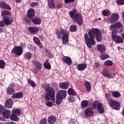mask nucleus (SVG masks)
I'll use <instances>...</instances> for the list:
<instances>
[{
    "label": "nucleus",
    "instance_id": "obj_31",
    "mask_svg": "<svg viewBox=\"0 0 124 124\" xmlns=\"http://www.w3.org/2000/svg\"><path fill=\"white\" fill-rule=\"evenodd\" d=\"M15 93V89L11 87H8L7 89V93L9 94V95H11L12 93Z\"/></svg>",
    "mask_w": 124,
    "mask_h": 124
},
{
    "label": "nucleus",
    "instance_id": "obj_54",
    "mask_svg": "<svg viewBox=\"0 0 124 124\" xmlns=\"http://www.w3.org/2000/svg\"><path fill=\"white\" fill-rule=\"evenodd\" d=\"M65 3L68 4L70 2H74V0H64Z\"/></svg>",
    "mask_w": 124,
    "mask_h": 124
},
{
    "label": "nucleus",
    "instance_id": "obj_52",
    "mask_svg": "<svg viewBox=\"0 0 124 124\" xmlns=\"http://www.w3.org/2000/svg\"><path fill=\"white\" fill-rule=\"evenodd\" d=\"M50 96H50L49 94H46L45 97L46 100H47V101H49V100H50Z\"/></svg>",
    "mask_w": 124,
    "mask_h": 124
},
{
    "label": "nucleus",
    "instance_id": "obj_57",
    "mask_svg": "<svg viewBox=\"0 0 124 124\" xmlns=\"http://www.w3.org/2000/svg\"><path fill=\"white\" fill-rule=\"evenodd\" d=\"M57 8L58 9H60V8H62V5L60 4H58L57 6Z\"/></svg>",
    "mask_w": 124,
    "mask_h": 124
},
{
    "label": "nucleus",
    "instance_id": "obj_26",
    "mask_svg": "<svg viewBox=\"0 0 124 124\" xmlns=\"http://www.w3.org/2000/svg\"><path fill=\"white\" fill-rule=\"evenodd\" d=\"M47 4L49 8H55L56 6H55V3H54L53 0H47Z\"/></svg>",
    "mask_w": 124,
    "mask_h": 124
},
{
    "label": "nucleus",
    "instance_id": "obj_11",
    "mask_svg": "<svg viewBox=\"0 0 124 124\" xmlns=\"http://www.w3.org/2000/svg\"><path fill=\"white\" fill-rule=\"evenodd\" d=\"M123 28V24L120 22H118L115 24H113L110 26V31H117L116 29H122Z\"/></svg>",
    "mask_w": 124,
    "mask_h": 124
},
{
    "label": "nucleus",
    "instance_id": "obj_10",
    "mask_svg": "<svg viewBox=\"0 0 124 124\" xmlns=\"http://www.w3.org/2000/svg\"><path fill=\"white\" fill-rule=\"evenodd\" d=\"M119 18L120 16L119 15V14L113 13L110 16L108 20L109 21V23L112 24V23H114V22L118 21Z\"/></svg>",
    "mask_w": 124,
    "mask_h": 124
},
{
    "label": "nucleus",
    "instance_id": "obj_32",
    "mask_svg": "<svg viewBox=\"0 0 124 124\" xmlns=\"http://www.w3.org/2000/svg\"><path fill=\"white\" fill-rule=\"evenodd\" d=\"M1 15L2 17H8V16L10 15V13L9 12V11L4 10L1 12Z\"/></svg>",
    "mask_w": 124,
    "mask_h": 124
},
{
    "label": "nucleus",
    "instance_id": "obj_23",
    "mask_svg": "<svg viewBox=\"0 0 124 124\" xmlns=\"http://www.w3.org/2000/svg\"><path fill=\"white\" fill-rule=\"evenodd\" d=\"M23 95H24V94H23V93L18 92V93H15V94H13V95L12 96V97L14 99L22 98V97H23Z\"/></svg>",
    "mask_w": 124,
    "mask_h": 124
},
{
    "label": "nucleus",
    "instance_id": "obj_15",
    "mask_svg": "<svg viewBox=\"0 0 124 124\" xmlns=\"http://www.w3.org/2000/svg\"><path fill=\"white\" fill-rule=\"evenodd\" d=\"M0 7L2 9H8V10H10V9H11L10 6L6 3L4 1H1L0 2Z\"/></svg>",
    "mask_w": 124,
    "mask_h": 124
},
{
    "label": "nucleus",
    "instance_id": "obj_56",
    "mask_svg": "<svg viewBox=\"0 0 124 124\" xmlns=\"http://www.w3.org/2000/svg\"><path fill=\"white\" fill-rule=\"evenodd\" d=\"M4 111V108L2 106H0V113H1Z\"/></svg>",
    "mask_w": 124,
    "mask_h": 124
},
{
    "label": "nucleus",
    "instance_id": "obj_28",
    "mask_svg": "<svg viewBox=\"0 0 124 124\" xmlns=\"http://www.w3.org/2000/svg\"><path fill=\"white\" fill-rule=\"evenodd\" d=\"M32 21L35 25H40L41 24V18L40 17H35Z\"/></svg>",
    "mask_w": 124,
    "mask_h": 124
},
{
    "label": "nucleus",
    "instance_id": "obj_48",
    "mask_svg": "<svg viewBox=\"0 0 124 124\" xmlns=\"http://www.w3.org/2000/svg\"><path fill=\"white\" fill-rule=\"evenodd\" d=\"M117 3L118 5H124V0H117Z\"/></svg>",
    "mask_w": 124,
    "mask_h": 124
},
{
    "label": "nucleus",
    "instance_id": "obj_27",
    "mask_svg": "<svg viewBox=\"0 0 124 124\" xmlns=\"http://www.w3.org/2000/svg\"><path fill=\"white\" fill-rule=\"evenodd\" d=\"M28 31L30 32L33 34V33H36L38 31V29L36 27H29Z\"/></svg>",
    "mask_w": 124,
    "mask_h": 124
},
{
    "label": "nucleus",
    "instance_id": "obj_13",
    "mask_svg": "<svg viewBox=\"0 0 124 124\" xmlns=\"http://www.w3.org/2000/svg\"><path fill=\"white\" fill-rule=\"evenodd\" d=\"M13 104H14L13 100L12 98H9L5 103V108L11 109V108H12V106H13Z\"/></svg>",
    "mask_w": 124,
    "mask_h": 124
},
{
    "label": "nucleus",
    "instance_id": "obj_19",
    "mask_svg": "<svg viewBox=\"0 0 124 124\" xmlns=\"http://www.w3.org/2000/svg\"><path fill=\"white\" fill-rule=\"evenodd\" d=\"M57 95L63 99L66 97V91L61 90Z\"/></svg>",
    "mask_w": 124,
    "mask_h": 124
},
{
    "label": "nucleus",
    "instance_id": "obj_9",
    "mask_svg": "<svg viewBox=\"0 0 124 124\" xmlns=\"http://www.w3.org/2000/svg\"><path fill=\"white\" fill-rule=\"evenodd\" d=\"M46 94H49L52 101L55 100V90L52 87H48L46 90Z\"/></svg>",
    "mask_w": 124,
    "mask_h": 124
},
{
    "label": "nucleus",
    "instance_id": "obj_20",
    "mask_svg": "<svg viewBox=\"0 0 124 124\" xmlns=\"http://www.w3.org/2000/svg\"><path fill=\"white\" fill-rule=\"evenodd\" d=\"M102 75L105 76V77H107V78H113V76L110 74V73L108 72V71L106 69H103L102 72Z\"/></svg>",
    "mask_w": 124,
    "mask_h": 124
},
{
    "label": "nucleus",
    "instance_id": "obj_25",
    "mask_svg": "<svg viewBox=\"0 0 124 124\" xmlns=\"http://www.w3.org/2000/svg\"><path fill=\"white\" fill-rule=\"evenodd\" d=\"M28 16L29 18H31V17H33L34 15H35V12H34V9H31L28 12Z\"/></svg>",
    "mask_w": 124,
    "mask_h": 124
},
{
    "label": "nucleus",
    "instance_id": "obj_58",
    "mask_svg": "<svg viewBox=\"0 0 124 124\" xmlns=\"http://www.w3.org/2000/svg\"><path fill=\"white\" fill-rule=\"evenodd\" d=\"M14 86H15V84L13 83H11L10 84V87H14Z\"/></svg>",
    "mask_w": 124,
    "mask_h": 124
},
{
    "label": "nucleus",
    "instance_id": "obj_53",
    "mask_svg": "<svg viewBox=\"0 0 124 124\" xmlns=\"http://www.w3.org/2000/svg\"><path fill=\"white\" fill-rule=\"evenodd\" d=\"M4 21H0V28H3L4 27Z\"/></svg>",
    "mask_w": 124,
    "mask_h": 124
},
{
    "label": "nucleus",
    "instance_id": "obj_8",
    "mask_svg": "<svg viewBox=\"0 0 124 124\" xmlns=\"http://www.w3.org/2000/svg\"><path fill=\"white\" fill-rule=\"evenodd\" d=\"M74 21L77 23L78 26H82L83 25V16L80 14H77L75 16Z\"/></svg>",
    "mask_w": 124,
    "mask_h": 124
},
{
    "label": "nucleus",
    "instance_id": "obj_30",
    "mask_svg": "<svg viewBox=\"0 0 124 124\" xmlns=\"http://www.w3.org/2000/svg\"><path fill=\"white\" fill-rule=\"evenodd\" d=\"M85 85L86 88V90L88 92H91V90H92V86L91 83L89 81H85Z\"/></svg>",
    "mask_w": 124,
    "mask_h": 124
},
{
    "label": "nucleus",
    "instance_id": "obj_49",
    "mask_svg": "<svg viewBox=\"0 0 124 124\" xmlns=\"http://www.w3.org/2000/svg\"><path fill=\"white\" fill-rule=\"evenodd\" d=\"M39 124H47V120L46 119H42L40 121Z\"/></svg>",
    "mask_w": 124,
    "mask_h": 124
},
{
    "label": "nucleus",
    "instance_id": "obj_33",
    "mask_svg": "<svg viewBox=\"0 0 124 124\" xmlns=\"http://www.w3.org/2000/svg\"><path fill=\"white\" fill-rule=\"evenodd\" d=\"M62 99H62V98L56 95V99L55 103H56L57 105H61L62 102Z\"/></svg>",
    "mask_w": 124,
    "mask_h": 124
},
{
    "label": "nucleus",
    "instance_id": "obj_5",
    "mask_svg": "<svg viewBox=\"0 0 124 124\" xmlns=\"http://www.w3.org/2000/svg\"><path fill=\"white\" fill-rule=\"evenodd\" d=\"M12 53L16 57H20L23 54V48L20 46H15L12 50Z\"/></svg>",
    "mask_w": 124,
    "mask_h": 124
},
{
    "label": "nucleus",
    "instance_id": "obj_61",
    "mask_svg": "<svg viewBox=\"0 0 124 124\" xmlns=\"http://www.w3.org/2000/svg\"><path fill=\"white\" fill-rule=\"evenodd\" d=\"M8 124H15V123L11 122L8 123Z\"/></svg>",
    "mask_w": 124,
    "mask_h": 124
},
{
    "label": "nucleus",
    "instance_id": "obj_34",
    "mask_svg": "<svg viewBox=\"0 0 124 124\" xmlns=\"http://www.w3.org/2000/svg\"><path fill=\"white\" fill-rule=\"evenodd\" d=\"M102 14L104 16H107V17H109L111 15V11L109 10H104L102 12Z\"/></svg>",
    "mask_w": 124,
    "mask_h": 124
},
{
    "label": "nucleus",
    "instance_id": "obj_46",
    "mask_svg": "<svg viewBox=\"0 0 124 124\" xmlns=\"http://www.w3.org/2000/svg\"><path fill=\"white\" fill-rule=\"evenodd\" d=\"M5 66V62L3 60L0 61V68L3 69Z\"/></svg>",
    "mask_w": 124,
    "mask_h": 124
},
{
    "label": "nucleus",
    "instance_id": "obj_39",
    "mask_svg": "<svg viewBox=\"0 0 124 124\" xmlns=\"http://www.w3.org/2000/svg\"><path fill=\"white\" fill-rule=\"evenodd\" d=\"M68 94H69V95H76V92L74 90L69 88L68 90Z\"/></svg>",
    "mask_w": 124,
    "mask_h": 124
},
{
    "label": "nucleus",
    "instance_id": "obj_40",
    "mask_svg": "<svg viewBox=\"0 0 124 124\" xmlns=\"http://www.w3.org/2000/svg\"><path fill=\"white\" fill-rule=\"evenodd\" d=\"M112 95L113 97H120L121 96V93L117 91H113L112 93Z\"/></svg>",
    "mask_w": 124,
    "mask_h": 124
},
{
    "label": "nucleus",
    "instance_id": "obj_2",
    "mask_svg": "<svg viewBox=\"0 0 124 124\" xmlns=\"http://www.w3.org/2000/svg\"><path fill=\"white\" fill-rule=\"evenodd\" d=\"M56 33L57 37L58 38H62V35H63L62 37V41L63 44L66 45L68 43V32L66 30L62 29L61 31L56 30Z\"/></svg>",
    "mask_w": 124,
    "mask_h": 124
},
{
    "label": "nucleus",
    "instance_id": "obj_55",
    "mask_svg": "<svg viewBox=\"0 0 124 124\" xmlns=\"http://www.w3.org/2000/svg\"><path fill=\"white\" fill-rule=\"evenodd\" d=\"M46 106H48V107H51V106H52V102H47V103H46Z\"/></svg>",
    "mask_w": 124,
    "mask_h": 124
},
{
    "label": "nucleus",
    "instance_id": "obj_64",
    "mask_svg": "<svg viewBox=\"0 0 124 124\" xmlns=\"http://www.w3.org/2000/svg\"><path fill=\"white\" fill-rule=\"evenodd\" d=\"M122 37H123V38H124V32H123V33H122Z\"/></svg>",
    "mask_w": 124,
    "mask_h": 124
},
{
    "label": "nucleus",
    "instance_id": "obj_60",
    "mask_svg": "<svg viewBox=\"0 0 124 124\" xmlns=\"http://www.w3.org/2000/svg\"><path fill=\"white\" fill-rule=\"evenodd\" d=\"M48 62H49V60L46 59V62H44V63H49Z\"/></svg>",
    "mask_w": 124,
    "mask_h": 124
},
{
    "label": "nucleus",
    "instance_id": "obj_47",
    "mask_svg": "<svg viewBox=\"0 0 124 124\" xmlns=\"http://www.w3.org/2000/svg\"><path fill=\"white\" fill-rule=\"evenodd\" d=\"M44 66L46 69H51V64L50 63H44Z\"/></svg>",
    "mask_w": 124,
    "mask_h": 124
},
{
    "label": "nucleus",
    "instance_id": "obj_29",
    "mask_svg": "<svg viewBox=\"0 0 124 124\" xmlns=\"http://www.w3.org/2000/svg\"><path fill=\"white\" fill-rule=\"evenodd\" d=\"M16 114H15L14 113H12L11 117L10 119L11 121H15V122H18L19 121V118L17 116Z\"/></svg>",
    "mask_w": 124,
    "mask_h": 124
},
{
    "label": "nucleus",
    "instance_id": "obj_6",
    "mask_svg": "<svg viewBox=\"0 0 124 124\" xmlns=\"http://www.w3.org/2000/svg\"><path fill=\"white\" fill-rule=\"evenodd\" d=\"M32 63L35 68V69H32V72L34 73H38V72L42 67V64H41V62H39V61H33Z\"/></svg>",
    "mask_w": 124,
    "mask_h": 124
},
{
    "label": "nucleus",
    "instance_id": "obj_42",
    "mask_svg": "<svg viewBox=\"0 0 124 124\" xmlns=\"http://www.w3.org/2000/svg\"><path fill=\"white\" fill-rule=\"evenodd\" d=\"M104 64L105 66H111V65H113V62L110 60H108L104 62Z\"/></svg>",
    "mask_w": 124,
    "mask_h": 124
},
{
    "label": "nucleus",
    "instance_id": "obj_22",
    "mask_svg": "<svg viewBox=\"0 0 124 124\" xmlns=\"http://www.w3.org/2000/svg\"><path fill=\"white\" fill-rule=\"evenodd\" d=\"M97 50L100 52V53H104L106 49L105 48V46L103 45H98L97 46Z\"/></svg>",
    "mask_w": 124,
    "mask_h": 124
},
{
    "label": "nucleus",
    "instance_id": "obj_36",
    "mask_svg": "<svg viewBox=\"0 0 124 124\" xmlns=\"http://www.w3.org/2000/svg\"><path fill=\"white\" fill-rule=\"evenodd\" d=\"M31 57H32V54L30 52H26L24 54V58L26 60H31Z\"/></svg>",
    "mask_w": 124,
    "mask_h": 124
},
{
    "label": "nucleus",
    "instance_id": "obj_62",
    "mask_svg": "<svg viewBox=\"0 0 124 124\" xmlns=\"http://www.w3.org/2000/svg\"><path fill=\"white\" fill-rule=\"evenodd\" d=\"M3 30H2V28H0V33L2 32Z\"/></svg>",
    "mask_w": 124,
    "mask_h": 124
},
{
    "label": "nucleus",
    "instance_id": "obj_45",
    "mask_svg": "<svg viewBox=\"0 0 124 124\" xmlns=\"http://www.w3.org/2000/svg\"><path fill=\"white\" fill-rule=\"evenodd\" d=\"M100 58L101 60H106V59H108V58H109V55H107V54H102L100 55Z\"/></svg>",
    "mask_w": 124,
    "mask_h": 124
},
{
    "label": "nucleus",
    "instance_id": "obj_14",
    "mask_svg": "<svg viewBox=\"0 0 124 124\" xmlns=\"http://www.w3.org/2000/svg\"><path fill=\"white\" fill-rule=\"evenodd\" d=\"M93 110L91 108H87L85 109L84 111V115L86 118L93 116Z\"/></svg>",
    "mask_w": 124,
    "mask_h": 124
},
{
    "label": "nucleus",
    "instance_id": "obj_35",
    "mask_svg": "<svg viewBox=\"0 0 124 124\" xmlns=\"http://www.w3.org/2000/svg\"><path fill=\"white\" fill-rule=\"evenodd\" d=\"M69 14L71 18H72V19H74L75 16L76 15V14H77V11L74 10V11H70L69 13Z\"/></svg>",
    "mask_w": 124,
    "mask_h": 124
},
{
    "label": "nucleus",
    "instance_id": "obj_63",
    "mask_svg": "<svg viewBox=\"0 0 124 124\" xmlns=\"http://www.w3.org/2000/svg\"><path fill=\"white\" fill-rule=\"evenodd\" d=\"M16 2H21V0H16Z\"/></svg>",
    "mask_w": 124,
    "mask_h": 124
},
{
    "label": "nucleus",
    "instance_id": "obj_38",
    "mask_svg": "<svg viewBox=\"0 0 124 124\" xmlns=\"http://www.w3.org/2000/svg\"><path fill=\"white\" fill-rule=\"evenodd\" d=\"M33 40L34 43H35V44H36L37 45L39 46L40 45V44H41V42H40V39H39V38H38L37 37H33Z\"/></svg>",
    "mask_w": 124,
    "mask_h": 124
},
{
    "label": "nucleus",
    "instance_id": "obj_24",
    "mask_svg": "<svg viewBox=\"0 0 124 124\" xmlns=\"http://www.w3.org/2000/svg\"><path fill=\"white\" fill-rule=\"evenodd\" d=\"M10 114H11V112L10 111V110H7L2 113V116L3 117H4V118L9 119V118H10Z\"/></svg>",
    "mask_w": 124,
    "mask_h": 124
},
{
    "label": "nucleus",
    "instance_id": "obj_51",
    "mask_svg": "<svg viewBox=\"0 0 124 124\" xmlns=\"http://www.w3.org/2000/svg\"><path fill=\"white\" fill-rule=\"evenodd\" d=\"M68 101L69 102H73V101H75V98L72 96H70L68 97Z\"/></svg>",
    "mask_w": 124,
    "mask_h": 124
},
{
    "label": "nucleus",
    "instance_id": "obj_17",
    "mask_svg": "<svg viewBox=\"0 0 124 124\" xmlns=\"http://www.w3.org/2000/svg\"><path fill=\"white\" fill-rule=\"evenodd\" d=\"M59 87L60 89H62V90H66V89L69 88V83H68L67 81H66L59 83Z\"/></svg>",
    "mask_w": 124,
    "mask_h": 124
},
{
    "label": "nucleus",
    "instance_id": "obj_1",
    "mask_svg": "<svg viewBox=\"0 0 124 124\" xmlns=\"http://www.w3.org/2000/svg\"><path fill=\"white\" fill-rule=\"evenodd\" d=\"M94 34H95L96 36L97 41L100 42V41L102 40V35L100 31L97 29H93L88 32V34L87 33H86L84 35L85 42L88 48H92V45H95Z\"/></svg>",
    "mask_w": 124,
    "mask_h": 124
},
{
    "label": "nucleus",
    "instance_id": "obj_4",
    "mask_svg": "<svg viewBox=\"0 0 124 124\" xmlns=\"http://www.w3.org/2000/svg\"><path fill=\"white\" fill-rule=\"evenodd\" d=\"M117 31L114 30L112 31L111 36L112 40L117 44H120L124 42V39L121 36L117 35Z\"/></svg>",
    "mask_w": 124,
    "mask_h": 124
},
{
    "label": "nucleus",
    "instance_id": "obj_37",
    "mask_svg": "<svg viewBox=\"0 0 124 124\" xmlns=\"http://www.w3.org/2000/svg\"><path fill=\"white\" fill-rule=\"evenodd\" d=\"M81 105L82 108H86L89 105V102L87 100H83L81 102Z\"/></svg>",
    "mask_w": 124,
    "mask_h": 124
},
{
    "label": "nucleus",
    "instance_id": "obj_41",
    "mask_svg": "<svg viewBox=\"0 0 124 124\" xmlns=\"http://www.w3.org/2000/svg\"><path fill=\"white\" fill-rule=\"evenodd\" d=\"M13 114L19 116L20 115V109L18 108H13L12 110Z\"/></svg>",
    "mask_w": 124,
    "mask_h": 124
},
{
    "label": "nucleus",
    "instance_id": "obj_43",
    "mask_svg": "<svg viewBox=\"0 0 124 124\" xmlns=\"http://www.w3.org/2000/svg\"><path fill=\"white\" fill-rule=\"evenodd\" d=\"M28 83L31 86V87H32L33 88H35L36 87V85H35V83H34V81L33 80L28 79Z\"/></svg>",
    "mask_w": 124,
    "mask_h": 124
},
{
    "label": "nucleus",
    "instance_id": "obj_44",
    "mask_svg": "<svg viewBox=\"0 0 124 124\" xmlns=\"http://www.w3.org/2000/svg\"><path fill=\"white\" fill-rule=\"evenodd\" d=\"M70 30L71 31L74 32L77 31V26L75 25H71L70 27Z\"/></svg>",
    "mask_w": 124,
    "mask_h": 124
},
{
    "label": "nucleus",
    "instance_id": "obj_59",
    "mask_svg": "<svg viewBox=\"0 0 124 124\" xmlns=\"http://www.w3.org/2000/svg\"><path fill=\"white\" fill-rule=\"evenodd\" d=\"M99 66V64H98L96 63L95 64V66L97 68H98Z\"/></svg>",
    "mask_w": 124,
    "mask_h": 124
},
{
    "label": "nucleus",
    "instance_id": "obj_50",
    "mask_svg": "<svg viewBox=\"0 0 124 124\" xmlns=\"http://www.w3.org/2000/svg\"><path fill=\"white\" fill-rule=\"evenodd\" d=\"M36 5H38V3L35 2H32L30 4V6H31V7H35Z\"/></svg>",
    "mask_w": 124,
    "mask_h": 124
},
{
    "label": "nucleus",
    "instance_id": "obj_12",
    "mask_svg": "<svg viewBox=\"0 0 124 124\" xmlns=\"http://www.w3.org/2000/svg\"><path fill=\"white\" fill-rule=\"evenodd\" d=\"M3 21L6 26H9V25H11L14 21V20L11 19V18L9 17H2Z\"/></svg>",
    "mask_w": 124,
    "mask_h": 124
},
{
    "label": "nucleus",
    "instance_id": "obj_3",
    "mask_svg": "<svg viewBox=\"0 0 124 124\" xmlns=\"http://www.w3.org/2000/svg\"><path fill=\"white\" fill-rule=\"evenodd\" d=\"M105 97L106 98L108 102L113 108L115 109V110H120V107H121L120 103L118 102V101L116 100H113L111 99V94H110V93H105Z\"/></svg>",
    "mask_w": 124,
    "mask_h": 124
},
{
    "label": "nucleus",
    "instance_id": "obj_7",
    "mask_svg": "<svg viewBox=\"0 0 124 124\" xmlns=\"http://www.w3.org/2000/svg\"><path fill=\"white\" fill-rule=\"evenodd\" d=\"M93 108H97L100 114H103L104 112V109L102 108L101 103L97 101H94L93 103Z\"/></svg>",
    "mask_w": 124,
    "mask_h": 124
},
{
    "label": "nucleus",
    "instance_id": "obj_18",
    "mask_svg": "<svg viewBox=\"0 0 124 124\" xmlns=\"http://www.w3.org/2000/svg\"><path fill=\"white\" fill-rule=\"evenodd\" d=\"M63 62L68 64V65H70L71 63H72V61L71 60V58L69 57L64 56L62 58Z\"/></svg>",
    "mask_w": 124,
    "mask_h": 124
},
{
    "label": "nucleus",
    "instance_id": "obj_16",
    "mask_svg": "<svg viewBox=\"0 0 124 124\" xmlns=\"http://www.w3.org/2000/svg\"><path fill=\"white\" fill-rule=\"evenodd\" d=\"M47 122L49 124H54L57 122V117L54 115H50L47 118Z\"/></svg>",
    "mask_w": 124,
    "mask_h": 124
},
{
    "label": "nucleus",
    "instance_id": "obj_21",
    "mask_svg": "<svg viewBox=\"0 0 124 124\" xmlns=\"http://www.w3.org/2000/svg\"><path fill=\"white\" fill-rule=\"evenodd\" d=\"M78 70L79 71H83V70H85L86 68H87V64L86 63H81L78 64L77 66Z\"/></svg>",
    "mask_w": 124,
    "mask_h": 124
}]
</instances>
